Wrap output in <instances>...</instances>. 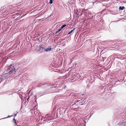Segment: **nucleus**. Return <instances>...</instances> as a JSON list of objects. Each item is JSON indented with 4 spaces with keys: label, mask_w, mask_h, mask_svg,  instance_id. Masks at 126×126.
<instances>
[{
    "label": "nucleus",
    "mask_w": 126,
    "mask_h": 126,
    "mask_svg": "<svg viewBox=\"0 0 126 126\" xmlns=\"http://www.w3.org/2000/svg\"><path fill=\"white\" fill-rule=\"evenodd\" d=\"M57 92H59V91H58Z\"/></svg>",
    "instance_id": "obj_16"
},
{
    "label": "nucleus",
    "mask_w": 126,
    "mask_h": 126,
    "mask_svg": "<svg viewBox=\"0 0 126 126\" xmlns=\"http://www.w3.org/2000/svg\"><path fill=\"white\" fill-rule=\"evenodd\" d=\"M44 48L43 47H42V46H41L40 47V49H43Z\"/></svg>",
    "instance_id": "obj_9"
},
{
    "label": "nucleus",
    "mask_w": 126,
    "mask_h": 126,
    "mask_svg": "<svg viewBox=\"0 0 126 126\" xmlns=\"http://www.w3.org/2000/svg\"><path fill=\"white\" fill-rule=\"evenodd\" d=\"M66 26V25H63L61 27V29H62L65 26Z\"/></svg>",
    "instance_id": "obj_5"
},
{
    "label": "nucleus",
    "mask_w": 126,
    "mask_h": 126,
    "mask_svg": "<svg viewBox=\"0 0 126 126\" xmlns=\"http://www.w3.org/2000/svg\"><path fill=\"white\" fill-rule=\"evenodd\" d=\"M80 101V100H76L75 101H76V102H79Z\"/></svg>",
    "instance_id": "obj_10"
},
{
    "label": "nucleus",
    "mask_w": 126,
    "mask_h": 126,
    "mask_svg": "<svg viewBox=\"0 0 126 126\" xmlns=\"http://www.w3.org/2000/svg\"><path fill=\"white\" fill-rule=\"evenodd\" d=\"M66 86H65V87H64V88H66Z\"/></svg>",
    "instance_id": "obj_12"
},
{
    "label": "nucleus",
    "mask_w": 126,
    "mask_h": 126,
    "mask_svg": "<svg viewBox=\"0 0 126 126\" xmlns=\"http://www.w3.org/2000/svg\"><path fill=\"white\" fill-rule=\"evenodd\" d=\"M61 29H59L58 31H57L56 32V33H57L58 32H59L61 30Z\"/></svg>",
    "instance_id": "obj_6"
},
{
    "label": "nucleus",
    "mask_w": 126,
    "mask_h": 126,
    "mask_svg": "<svg viewBox=\"0 0 126 126\" xmlns=\"http://www.w3.org/2000/svg\"><path fill=\"white\" fill-rule=\"evenodd\" d=\"M81 102H80L79 103H83L84 102H85V101H84V100H83L82 102V101H81V100H80Z\"/></svg>",
    "instance_id": "obj_8"
},
{
    "label": "nucleus",
    "mask_w": 126,
    "mask_h": 126,
    "mask_svg": "<svg viewBox=\"0 0 126 126\" xmlns=\"http://www.w3.org/2000/svg\"><path fill=\"white\" fill-rule=\"evenodd\" d=\"M53 0H50L49 3L50 4H51L52 3V1Z\"/></svg>",
    "instance_id": "obj_7"
},
{
    "label": "nucleus",
    "mask_w": 126,
    "mask_h": 126,
    "mask_svg": "<svg viewBox=\"0 0 126 126\" xmlns=\"http://www.w3.org/2000/svg\"><path fill=\"white\" fill-rule=\"evenodd\" d=\"M82 95H84V94H82Z\"/></svg>",
    "instance_id": "obj_15"
},
{
    "label": "nucleus",
    "mask_w": 126,
    "mask_h": 126,
    "mask_svg": "<svg viewBox=\"0 0 126 126\" xmlns=\"http://www.w3.org/2000/svg\"><path fill=\"white\" fill-rule=\"evenodd\" d=\"M16 115V114L14 116H15Z\"/></svg>",
    "instance_id": "obj_14"
},
{
    "label": "nucleus",
    "mask_w": 126,
    "mask_h": 126,
    "mask_svg": "<svg viewBox=\"0 0 126 126\" xmlns=\"http://www.w3.org/2000/svg\"><path fill=\"white\" fill-rule=\"evenodd\" d=\"M15 68H14L13 66L12 65H10L8 68V69L6 71V73H8L12 72L14 69H15Z\"/></svg>",
    "instance_id": "obj_1"
},
{
    "label": "nucleus",
    "mask_w": 126,
    "mask_h": 126,
    "mask_svg": "<svg viewBox=\"0 0 126 126\" xmlns=\"http://www.w3.org/2000/svg\"><path fill=\"white\" fill-rule=\"evenodd\" d=\"M75 28H74L73 29V30H71L68 33V34H70L72 32L74 31V30H75Z\"/></svg>",
    "instance_id": "obj_4"
},
{
    "label": "nucleus",
    "mask_w": 126,
    "mask_h": 126,
    "mask_svg": "<svg viewBox=\"0 0 126 126\" xmlns=\"http://www.w3.org/2000/svg\"><path fill=\"white\" fill-rule=\"evenodd\" d=\"M66 86H65V87H64V88H66Z\"/></svg>",
    "instance_id": "obj_13"
},
{
    "label": "nucleus",
    "mask_w": 126,
    "mask_h": 126,
    "mask_svg": "<svg viewBox=\"0 0 126 126\" xmlns=\"http://www.w3.org/2000/svg\"><path fill=\"white\" fill-rule=\"evenodd\" d=\"M125 7L124 6H120L119 8V9L120 10H122Z\"/></svg>",
    "instance_id": "obj_3"
},
{
    "label": "nucleus",
    "mask_w": 126,
    "mask_h": 126,
    "mask_svg": "<svg viewBox=\"0 0 126 126\" xmlns=\"http://www.w3.org/2000/svg\"><path fill=\"white\" fill-rule=\"evenodd\" d=\"M29 99V98L27 99V100H28V99Z\"/></svg>",
    "instance_id": "obj_17"
},
{
    "label": "nucleus",
    "mask_w": 126,
    "mask_h": 126,
    "mask_svg": "<svg viewBox=\"0 0 126 126\" xmlns=\"http://www.w3.org/2000/svg\"><path fill=\"white\" fill-rule=\"evenodd\" d=\"M14 119V120L15 121V122H16V120H15V118H14V119Z\"/></svg>",
    "instance_id": "obj_11"
},
{
    "label": "nucleus",
    "mask_w": 126,
    "mask_h": 126,
    "mask_svg": "<svg viewBox=\"0 0 126 126\" xmlns=\"http://www.w3.org/2000/svg\"><path fill=\"white\" fill-rule=\"evenodd\" d=\"M51 49V48H48L45 49L44 50V51H46L47 52V51H50Z\"/></svg>",
    "instance_id": "obj_2"
}]
</instances>
